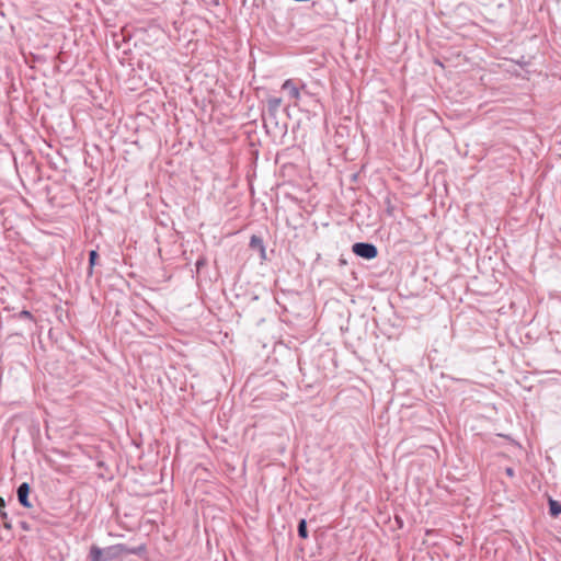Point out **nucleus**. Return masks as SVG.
I'll list each match as a JSON object with an SVG mask.
<instances>
[{
    "instance_id": "f257e3e1",
    "label": "nucleus",
    "mask_w": 561,
    "mask_h": 561,
    "mask_svg": "<svg viewBox=\"0 0 561 561\" xmlns=\"http://www.w3.org/2000/svg\"><path fill=\"white\" fill-rule=\"evenodd\" d=\"M129 550L123 545H115L103 551L98 546H92L90 549L91 561H105V559H116L126 554Z\"/></svg>"
},
{
    "instance_id": "f03ea898",
    "label": "nucleus",
    "mask_w": 561,
    "mask_h": 561,
    "mask_svg": "<svg viewBox=\"0 0 561 561\" xmlns=\"http://www.w3.org/2000/svg\"><path fill=\"white\" fill-rule=\"evenodd\" d=\"M352 250L356 255L366 260H373L378 255L377 248L371 243L357 242L353 244Z\"/></svg>"
},
{
    "instance_id": "7ed1b4c3",
    "label": "nucleus",
    "mask_w": 561,
    "mask_h": 561,
    "mask_svg": "<svg viewBox=\"0 0 561 561\" xmlns=\"http://www.w3.org/2000/svg\"><path fill=\"white\" fill-rule=\"evenodd\" d=\"M282 90L285 91L289 99H293L295 101L294 105H298V101L300 100V88L297 85V83L293 79H287L283 85Z\"/></svg>"
},
{
    "instance_id": "20e7f679",
    "label": "nucleus",
    "mask_w": 561,
    "mask_h": 561,
    "mask_svg": "<svg viewBox=\"0 0 561 561\" xmlns=\"http://www.w3.org/2000/svg\"><path fill=\"white\" fill-rule=\"evenodd\" d=\"M31 488L28 483L24 482L22 483L18 489V499L22 506L26 508H31L32 504L28 501V494H30Z\"/></svg>"
},
{
    "instance_id": "39448f33",
    "label": "nucleus",
    "mask_w": 561,
    "mask_h": 561,
    "mask_svg": "<svg viewBox=\"0 0 561 561\" xmlns=\"http://www.w3.org/2000/svg\"><path fill=\"white\" fill-rule=\"evenodd\" d=\"M250 245H251L252 248L260 249V251H261L262 253H264V252H265V248H264V245H263V241H262V239H261V238H259V237H256V236H252V237H251Z\"/></svg>"
},
{
    "instance_id": "423d86ee",
    "label": "nucleus",
    "mask_w": 561,
    "mask_h": 561,
    "mask_svg": "<svg viewBox=\"0 0 561 561\" xmlns=\"http://www.w3.org/2000/svg\"><path fill=\"white\" fill-rule=\"evenodd\" d=\"M549 506L552 516H558L559 514H561V503H559L558 501L550 500Z\"/></svg>"
},
{
    "instance_id": "0eeeda50",
    "label": "nucleus",
    "mask_w": 561,
    "mask_h": 561,
    "mask_svg": "<svg viewBox=\"0 0 561 561\" xmlns=\"http://www.w3.org/2000/svg\"><path fill=\"white\" fill-rule=\"evenodd\" d=\"M267 103H268V107H270L271 110L276 111V110H278V108H279V106L282 105L283 101H282V99H280V98L272 96V98H270V99L267 100Z\"/></svg>"
},
{
    "instance_id": "6e6552de",
    "label": "nucleus",
    "mask_w": 561,
    "mask_h": 561,
    "mask_svg": "<svg viewBox=\"0 0 561 561\" xmlns=\"http://www.w3.org/2000/svg\"><path fill=\"white\" fill-rule=\"evenodd\" d=\"M298 535L302 538V539H306L308 537V533H307V524H306V520L305 519H301L299 522V525H298Z\"/></svg>"
},
{
    "instance_id": "1a4fd4ad",
    "label": "nucleus",
    "mask_w": 561,
    "mask_h": 561,
    "mask_svg": "<svg viewBox=\"0 0 561 561\" xmlns=\"http://www.w3.org/2000/svg\"><path fill=\"white\" fill-rule=\"evenodd\" d=\"M98 257L96 251L92 250L89 255L90 267L92 268Z\"/></svg>"
},
{
    "instance_id": "9d476101",
    "label": "nucleus",
    "mask_w": 561,
    "mask_h": 561,
    "mask_svg": "<svg viewBox=\"0 0 561 561\" xmlns=\"http://www.w3.org/2000/svg\"><path fill=\"white\" fill-rule=\"evenodd\" d=\"M505 472H506V474H507L510 478H513V477H514V469H513V468H506Z\"/></svg>"
},
{
    "instance_id": "9b49d317",
    "label": "nucleus",
    "mask_w": 561,
    "mask_h": 561,
    "mask_svg": "<svg viewBox=\"0 0 561 561\" xmlns=\"http://www.w3.org/2000/svg\"><path fill=\"white\" fill-rule=\"evenodd\" d=\"M0 517L5 520L8 518V514L3 511V508H0Z\"/></svg>"
},
{
    "instance_id": "f8f14e48",
    "label": "nucleus",
    "mask_w": 561,
    "mask_h": 561,
    "mask_svg": "<svg viewBox=\"0 0 561 561\" xmlns=\"http://www.w3.org/2000/svg\"><path fill=\"white\" fill-rule=\"evenodd\" d=\"M21 316L26 317V318H31L32 317L30 311H22Z\"/></svg>"
},
{
    "instance_id": "ddd939ff",
    "label": "nucleus",
    "mask_w": 561,
    "mask_h": 561,
    "mask_svg": "<svg viewBox=\"0 0 561 561\" xmlns=\"http://www.w3.org/2000/svg\"><path fill=\"white\" fill-rule=\"evenodd\" d=\"M5 506L4 499L0 496V508H3Z\"/></svg>"
},
{
    "instance_id": "4468645a",
    "label": "nucleus",
    "mask_w": 561,
    "mask_h": 561,
    "mask_svg": "<svg viewBox=\"0 0 561 561\" xmlns=\"http://www.w3.org/2000/svg\"><path fill=\"white\" fill-rule=\"evenodd\" d=\"M4 527L10 528L11 526L4 522Z\"/></svg>"
}]
</instances>
